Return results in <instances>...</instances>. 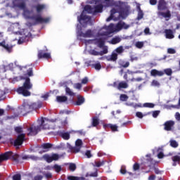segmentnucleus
Wrapping results in <instances>:
<instances>
[{
  "mask_svg": "<svg viewBox=\"0 0 180 180\" xmlns=\"http://www.w3.org/2000/svg\"><path fill=\"white\" fill-rule=\"evenodd\" d=\"M0 46L5 49V50H6V51H8V53H11V51H12V49L13 47L12 46V45L6 44L5 39H4V34H2V32H0Z\"/></svg>",
  "mask_w": 180,
  "mask_h": 180,
  "instance_id": "nucleus-10",
  "label": "nucleus"
},
{
  "mask_svg": "<svg viewBox=\"0 0 180 180\" xmlns=\"http://www.w3.org/2000/svg\"><path fill=\"white\" fill-rule=\"evenodd\" d=\"M53 169H55L56 172H60V171H61V169H63V168L61 167L60 165H55L53 166Z\"/></svg>",
  "mask_w": 180,
  "mask_h": 180,
  "instance_id": "nucleus-46",
  "label": "nucleus"
},
{
  "mask_svg": "<svg viewBox=\"0 0 180 180\" xmlns=\"http://www.w3.org/2000/svg\"><path fill=\"white\" fill-rule=\"evenodd\" d=\"M67 147L70 150L72 153H79L81 148H82V140L81 139H77L75 141V146L72 147L71 144L69 143H67Z\"/></svg>",
  "mask_w": 180,
  "mask_h": 180,
  "instance_id": "nucleus-9",
  "label": "nucleus"
},
{
  "mask_svg": "<svg viewBox=\"0 0 180 180\" xmlns=\"http://www.w3.org/2000/svg\"><path fill=\"white\" fill-rule=\"evenodd\" d=\"M140 169V165L137 163H135L133 166L134 171H138Z\"/></svg>",
  "mask_w": 180,
  "mask_h": 180,
  "instance_id": "nucleus-57",
  "label": "nucleus"
},
{
  "mask_svg": "<svg viewBox=\"0 0 180 180\" xmlns=\"http://www.w3.org/2000/svg\"><path fill=\"white\" fill-rule=\"evenodd\" d=\"M10 29L13 32V33H20V25L18 22L13 23L11 25Z\"/></svg>",
  "mask_w": 180,
  "mask_h": 180,
  "instance_id": "nucleus-17",
  "label": "nucleus"
},
{
  "mask_svg": "<svg viewBox=\"0 0 180 180\" xmlns=\"http://www.w3.org/2000/svg\"><path fill=\"white\" fill-rule=\"evenodd\" d=\"M120 99L122 102H126V101H127V99H129V96H127V95H126V94H121L120 96Z\"/></svg>",
  "mask_w": 180,
  "mask_h": 180,
  "instance_id": "nucleus-40",
  "label": "nucleus"
},
{
  "mask_svg": "<svg viewBox=\"0 0 180 180\" xmlns=\"http://www.w3.org/2000/svg\"><path fill=\"white\" fill-rule=\"evenodd\" d=\"M122 41V38L119 36L113 37L110 41H109L110 44H117Z\"/></svg>",
  "mask_w": 180,
  "mask_h": 180,
  "instance_id": "nucleus-22",
  "label": "nucleus"
},
{
  "mask_svg": "<svg viewBox=\"0 0 180 180\" xmlns=\"http://www.w3.org/2000/svg\"><path fill=\"white\" fill-rule=\"evenodd\" d=\"M175 117L176 119L179 121L180 120V113L179 112H176L175 114Z\"/></svg>",
  "mask_w": 180,
  "mask_h": 180,
  "instance_id": "nucleus-64",
  "label": "nucleus"
},
{
  "mask_svg": "<svg viewBox=\"0 0 180 180\" xmlns=\"http://www.w3.org/2000/svg\"><path fill=\"white\" fill-rule=\"evenodd\" d=\"M130 27V25L126 24L123 21H120L117 25L110 24L109 26L104 25L98 31L96 39H89L86 38L95 37V31L91 30H87L86 32H82L81 30H77V38L79 40L84 43L86 46L88 44H97L98 47H103L105 44V40L110 37L112 33H117L122 29L127 30Z\"/></svg>",
  "mask_w": 180,
  "mask_h": 180,
  "instance_id": "nucleus-1",
  "label": "nucleus"
},
{
  "mask_svg": "<svg viewBox=\"0 0 180 180\" xmlns=\"http://www.w3.org/2000/svg\"><path fill=\"white\" fill-rule=\"evenodd\" d=\"M74 88L75 89H81V88H82V84H81V83H76L74 84Z\"/></svg>",
  "mask_w": 180,
  "mask_h": 180,
  "instance_id": "nucleus-53",
  "label": "nucleus"
},
{
  "mask_svg": "<svg viewBox=\"0 0 180 180\" xmlns=\"http://www.w3.org/2000/svg\"><path fill=\"white\" fill-rule=\"evenodd\" d=\"M44 160H45L47 162H52L53 158L49 155H44L43 156Z\"/></svg>",
  "mask_w": 180,
  "mask_h": 180,
  "instance_id": "nucleus-36",
  "label": "nucleus"
},
{
  "mask_svg": "<svg viewBox=\"0 0 180 180\" xmlns=\"http://www.w3.org/2000/svg\"><path fill=\"white\" fill-rule=\"evenodd\" d=\"M160 110H155V111H153V113H152V116L154 118H156L158 117V115H160Z\"/></svg>",
  "mask_w": 180,
  "mask_h": 180,
  "instance_id": "nucleus-52",
  "label": "nucleus"
},
{
  "mask_svg": "<svg viewBox=\"0 0 180 180\" xmlns=\"http://www.w3.org/2000/svg\"><path fill=\"white\" fill-rule=\"evenodd\" d=\"M146 115H143V112H137L136 113V117H139V119H143V117H144V116H146Z\"/></svg>",
  "mask_w": 180,
  "mask_h": 180,
  "instance_id": "nucleus-49",
  "label": "nucleus"
},
{
  "mask_svg": "<svg viewBox=\"0 0 180 180\" xmlns=\"http://www.w3.org/2000/svg\"><path fill=\"white\" fill-rule=\"evenodd\" d=\"M155 105L153 103H143V108H153Z\"/></svg>",
  "mask_w": 180,
  "mask_h": 180,
  "instance_id": "nucleus-41",
  "label": "nucleus"
},
{
  "mask_svg": "<svg viewBox=\"0 0 180 180\" xmlns=\"http://www.w3.org/2000/svg\"><path fill=\"white\" fill-rule=\"evenodd\" d=\"M98 124H99V119H98V117H94L92 121V126H94V127H96V126H98Z\"/></svg>",
  "mask_w": 180,
  "mask_h": 180,
  "instance_id": "nucleus-37",
  "label": "nucleus"
},
{
  "mask_svg": "<svg viewBox=\"0 0 180 180\" xmlns=\"http://www.w3.org/2000/svg\"><path fill=\"white\" fill-rule=\"evenodd\" d=\"M118 64L120 65V67H123L124 68H127V67L130 65V63H129V61H125L123 60H120L118 61Z\"/></svg>",
  "mask_w": 180,
  "mask_h": 180,
  "instance_id": "nucleus-28",
  "label": "nucleus"
},
{
  "mask_svg": "<svg viewBox=\"0 0 180 180\" xmlns=\"http://www.w3.org/2000/svg\"><path fill=\"white\" fill-rule=\"evenodd\" d=\"M115 54L122 55L123 53H124V47L123 46H120L117 49H115L114 51Z\"/></svg>",
  "mask_w": 180,
  "mask_h": 180,
  "instance_id": "nucleus-27",
  "label": "nucleus"
},
{
  "mask_svg": "<svg viewBox=\"0 0 180 180\" xmlns=\"http://www.w3.org/2000/svg\"><path fill=\"white\" fill-rule=\"evenodd\" d=\"M158 15L159 16H162V18H165V19H167V20H168V19L171 18V11H169V10H167L166 12L159 11L158 13Z\"/></svg>",
  "mask_w": 180,
  "mask_h": 180,
  "instance_id": "nucleus-18",
  "label": "nucleus"
},
{
  "mask_svg": "<svg viewBox=\"0 0 180 180\" xmlns=\"http://www.w3.org/2000/svg\"><path fill=\"white\" fill-rule=\"evenodd\" d=\"M30 159L32 160V161H39V160H41L40 158L35 155H30Z\"/></svg>",
  "mask_w": 180,
  "mask_h": 180,
  "instance_id": "nucleus-50",
  "label": "nucleus"
},
{
  "mask_svg": "<svg viewBox=\"0 0 180 180\" xmlns=\"http://www.w3.org/2000/svg\"><path fill=\"white\" fill-rule=\"evenodd\" d=\"M36 103H32V105L28 103H24L21 106L18 108V112L20 115L25 116V115H27V113H30L33 109H36Z\"/></svg>",
  "mask_w": 180,
  "mask_h": 180,
  "instance_id": "nucleus-7",
  "label": "nucleus"
},
{
  "mask_svg": "<svg viewBox=\"0 0 180 180\" xmlns=\"http://www.w3.org/2000/svg\"><path fill=\"white\" fill-rule=\"evenodd\" d=\"M82 84H88V78L86 77L82 79Z\"/></svg>",
  "mask_w": 180,
  "mask_h": 180,
  "instance_id": "nucleus-62",
  "label": "nucleus"
},
{
  "mask_svg": "<svg viewBox=\"0 0 180 180\" xmlns=\"http://www.w3.org/2000/svg\"><path fill=\"white\" fill-rule=\"evenodd\" d=\"M13 67H14L13 63H10L8 65L4 66V69L5 70H10L11 71H12V70H13Z\"/></svg>",
  "mask_w": 180,
  "mask_h": 180,
  "instance_id": "nucleus-48",
  "label": "nucleus"
},
{
  "mask_svg": "<svg viewBox=\"0 0 180 180\" xmlns=\"http://www.w3.org/2000/svg\"><path fill=\"white\" fill-rule=\"evenodd\" d=\"M27 75L28 77H33V70H32V68H30L27 70Z\"/></svg>",
  "mask_w": 180,
  "mask_h": 180,
  "instance_id": "nucleus-59",
  "label": "nucleus"
},
{
  "mask_svg": "<svg viewBox=\"0 0 180 180\" xmlns=\"http://www.w3.org/2000/svg\"><path fill=\"white\" fill-rule=\"evenodd\" d=\"M135 46L137 49H143V47H144V42L143 41H137V42H136Z\"/></svg>",
  "mask_w": 180,
  "mask_h": 180,
  "instance_id": "nucleus-39",
  "label": "nucleus"
},
{
  "mask_svg": "<svg viewBox=\"0 0 180 180\" xmlns=\"http://www.w3.org/2000/svg\"><path fill=\"white\" fill-rule=\"evenodd\" d=\"M25 141V134H22L18 136L17 139L14 141L15 147H18V146H22Z\"/></svg>",
  "mask_w": 180,
  "mask_h": 180,
  "instance_id": "nucleus-14",
  "label": "nucleus"
},
{
  "mask_svg": "<svg viewBox=\"0 0 180 180\" xmlns=\"http://www.w3.org/2000/svg\"><path fill=\"white\" fill-rule=\"evenodd\" d=\"M89 54H91V56H102V53L95 51L94 49H91L89 51Z\"/></svg>",
  "mask_w": 180,
  "mask_h": 180,
  "instance_id": "nucleus-35",
  "label": "nucleus"
},
{
  "mask_svg": "<svg viewBox=\"0 0 180 180\" xmlns=\"http://www.w3.org/2000/svg\"><path fill=\"white\" fill-rule=\"evenodd\" d=\"M20 179H21L20 174H15L13 176V180H20Z\"/></svg>",
  "mask_w": 180,
  "mask_h": 180,
  "instance_id": "nucleus-58",
  "label": "nucleus"
},
{
  "mask_svg": "<svg viewBox=\"0 0 180 180\" xmlns=\"http://www.w3.org/2000/svg\"><path fill=\"white\" fill-rule=\"evenodd\" d=\"M53 146L51 143H44L41 145V148L43 150L42 153H46Z\"/></svg>",
  "mask_w": 180,
  "mask_h": 180,
  "instance_id": "nucleus-24",
  "label": "nucleus"
},
{
  "mask_svg": "<svg viewBox=\"0 0 180 180\" xmlns=\"http://www.w3.org/2000/svg\"><path fill=\"white\" fill-rule=\"evenodd\" d=\"M39 58H50L51 56L50 53H43V51H40L38 53Z\"/></svg>",
  "mask_w": 180,
  "mask_h": 180,
  "instance_id": "nucleus-25",
  "label": "nucleus"
},
{
  "mask_svg": "<svg viewBox=\"0 0 180 180\" xmlns=\"http://www.w3.org/2000/svg\"><path fill=\"white\" fill-rule=\"evenodd\" d=\"M39 127L41 130H46L49 129H51L50 125L51 123H54V122H57V120H49L46 117H41L37 120Z\"/></svg>",
  "mask_w": 180,
  "mask_h": 180,
  "instance_id": "nucleus-6",
  "label": "nucleus"
},
{
  "mask_svg": "<svg viewBox=\"0 0 180 180\" xmlns=\"http://www.w3.org/2000/svg\"><path fill=\"white\" fill-rule=\"evenodd\" d=\"M105 165V161L102 160L100 162H95L94 166L99 167H102V165Z\"/></svg>",
  "mask_w": 180,
  "mask_h": 180,
  "instance_id": "nucleus-43",
  "label": "nucleus"
},
{
  "mask_svg": "<svg viewBox=\"0 0 180 180\" xmlns=\"http://www.w3.org/2000/svg\"><path fill=\"white\" fill-rule=\"evenodd\" d=\"M143 16H144V13H143V11L141 10H139L138 13V17H137L138 20H141Z\"/></svg>",
  "mask_w": 180,
  "mask_h": 180,
  "instance_id": "nucleus-44",
  "label": "nucleus"
},
{
  "mask_svg": "<svg viewBox=\"0 0 180 180\" xmlns=\"http://www.w3.org/2000/svg\"><path fill=\"white\" fill-rule=\"evenodd\" d=\"M172 160L173 161V165L175 167L176 165V162H179L180 161V157L179 155H176L172 158Z\"/></svg>",
  "mask_w": 180,
  "mask_h": 180,
  "instance_id": "nucleus-33",
  "label": "nucleus"
},
{
  "mask_svg": "<svg viewBox=\"0 0 180 180\" xmlns=\"http://www.w3.org/2000/svg\"><path fill=\"white\" fill-rule=\"evenodd\" d=\"M65 94L66 95H69V96H75V93H74V91L69 87L65 88Z\"/></svg>",
  "mask_w": 180,
  "mask_h": 180,
  "instance_id": "nucleus-30",
  "label": "nucleus"
},
{
  "mask_svg": "<svg viewBox=\"0 0 180 180\" xmlns=\"http://www.w3.org/2000/svg\"><path fill=\"white\" fill-rule=\"evenodd\" d=\"M150 75L151 77H162L164 75V72L153 69L150 71Z\"/></svg>",
  "mask_w": 180,
  "mask_h": 180,
  "instance_id": "nucleus-20",
  "label": "nucleus"
},
{
  "mask_svg": "<svg viewBox=\"0 0 180 180\" xmlns=\"http://www.w3.org/2000/svg\"><path fill=\"white\" fill-rule=\"evenodd\" d=\"M160 82L157 80H153L151 82L152 86H157L158 88L160 87Z\"/></svg>",
  "mask_w": 180,
  "mask_h": 180,
  "instance_id": "nucleus-45",
  "label": "nucleus"
},
{
  "mask_svg": "<svg viewBox=\"0 0 180 180\" xmlns=\"http://www.w3.org/2000/svg\"><path fill=\"white\" fill-rule=\"evenodd\" d=\"M112 86H114V88H117V89L119 90L122 89H126V88H129V84L126 82H115L112 84Z\"/></svg>",
  "mask_w": 180,
  "mask_h": 180,
  "instance_id": "nucleus-13",
  "label": "nucleus"
},
{
  "mask_svg": "<svg viewBox=\"0 0 180 180\" xmlns=\"http://www.w3.org/2000/svg\"><path fill=\"white\" fill-rule=\"evenodd\" d=\"M164 74H166L168 77H171L172 75V69L167 68L164 70Z\"/></svg>",
  "mask_w": 180,
  "mask_h": 180,
  "instance_id": "nucleus-34",
  "label": "nucleus"
},
{
  "mask_svg": "<svg viewBox=\"0 0 180 180\" xmlns=\"http://www.w3.org/2000/svg\"><path fill=\"white\" fill-rule=\"evenodd\" d=\"M94 67L95 70H99L102 68V66L101 65V63H96L94 65Z\"/></svg>",
  "mask_w": 180,
  "mask_h": 180,
  "instance_id": "nucleus-56",
  "label": "nucleus"
},
{
  "mask_svg": "<svg viewBox=\"0 0 180 180\" xmlns=\"http://www.w3.org/2000/svg\"><path fill=\"white\" fill-rule=\"evenodd\" d=\"M51 156H52V161H57V160L60 158V156L57 154H53Z\"/></svg>",
  "mask_w": 180,
  "mask_h": 180,
  "instance_id": "nucleus-55",
  "label": "nucleus"
},
{
  "mask_svg": "<svg viewBox=\"0 0 180 180\" xmlns=\"http://www.w3.org/2000/svg\"><path fill=\"white\" fill-rule=\"evenodd\" d=\"M129 9V5L127 3L119 2L118 6L111 10V14L110 17L106 19V22H110L112 19L113 20H119V19H124L126 17L122 15V12H124Z\"/></svg>",
  "mask_w": 180,
  "mask_h": 180,
  "instance_id": "nucleus-3",
  "label": "nucleus"
},
{
  "mask_svg": "<svg viewBox=\"0 0 180 180\" xmlns=\"http://www.w3.org/2000/svg\"><path fill=\"white\" fill-rule=\"evenodd\" d=\"M24 11L23 16L25 19H32L34 20L35 23H49L50 22V18H43L41 15H34L33 11H30L26 8L22 9Z\"/></svg>",
  "mask_w": 180,
  "mask_h": 180,
  "instance_id": "nucleus-4",
  "label": "nucleus"
},
{
  "mask_svg": "<svg viewBox=\"0 0 180 180\" xmlns=\"http://www.w3.org/2000/svg\"><path fill=\"white\" fill-rule=\"evenodd\" d=\"M37 9V12L38 13H40V12L43 11L44 9H46V5L44 4H38L35 6Z\"/></svg>",
  "mask_w": 180,
  "mask_h": 180,
  "instance_id": "nucleus-29",
  "label": "nucleus"
},
{
  "mask_svg": "<svg viewBox=\"0 0 180 180\" xmlns=\"http://www.w3.org/2000/svg\"><path fill=\"white\" fill-rule=\"evenodd\" d=\"M68 180H84V177H78V176H68Z\"/></svg>",
  "mask_w": 180,
  "mask_h": 180,
  "instance_id": "nucleus-38",
  "label": "nucleus"
},
{
  "mask_svg": "<svg viewBox=\"0 0 180 180\" xmlns=\"http://www.w3.org/2000/svg\"><path fill=\"white\" fill-rule=\"evenodd\" d=\"M85 155L87 157V158H91V157H92V154L91 153L90 150H87L85 153Z\"/></svg>",
  "mask_w": 180,
  "mask_h": 180,
  "instance_id": "nucleus-60",
  "label": "nucleus"
},
{
  "mask_svg": "<svg viewBox=\"0 0 180 180\" xmlns=\"http://www.w3.org/2000/svg\"><path fill=\"white\" fill-rule=\"evenodd\" d=\"M105 58L107 61H112V63H115L117 61V54L112 51L110 55L105 56Z\"/></svg>",
  "mask_w": 180,
  "mask_h": 180,
  "instance_id": "nucleus-15",
  "label": "nucleus"
},
{
  "mask_svg": "<svg viewBox=\"0 0 180 180\" xmlns=\"http://www.w3.org/2000/svg\"><path fill=\"white\" fill-rule=\"evenodd\" d=\"M158 9L159 11H165V9H167V2L165 0H159L158 4Z\"/></svg>",
  "mask_w": 180,
  "mask_h": 180,
  "instance_id": "nucleus-16",
  "label": "nucleus"
},
{
  "mask_svg": "<svg viewBox=\"0 0 180 180\" xmlns=\"http://www.w3.org/2000/svg\"><path fill=\"white\" fill-rule=\"evenodd\" d=\"M175 124V122L174 121H167L165 123V130L167 131H171L172 130V127Z\"/></svg>",
  "mask_w": 180,
  "mask_h": 180,
  "instance_id": "nucleus-19",
  "label": "nucleus"
},
{
  "mask_svg": "<svg viewBox=\"0 0 180 180\" xmlns=\"http://www.w3.org/2000/svg\"><path fill=\"white\" fill-rule=\"evenodd\" d=\"M41 179H43V176L38 175L34 176L33 180H41Z\"/></svg>",
  "mask_w": 180,
  "mask_h": 180,
  "instance_id": "nucleus-61",
  "label": "nucleus"
},
{
  "mask_svg": "<svg viewBox=\"0 0 180 180\" xmlns=\"http://www.w3.org/2000/svg\"><path fill=\"white\" fill-rule=\"evenodd\" d=\"M12 158L14 161H19V155L12 152H6L3 155H0V162L2 161H6Z\"/></svg>",
  "mask_w": 180,
  "mask_h": 180,
  "instance_id": "nucleus-8",
  "label": "nucleus"
},
{
  "mask_svg": "<svg viewBox=\"0 0 180 180\" xmlns=\"http://www.w3.org/2000/svg\"><path fill=\"white\" fill-rule=\"evenodd\" d=\"M60 136L63 138L64 140H70V133L60 132Z\"/></svg>",
  "mask_w": 180,
  "mask_h": 180,
  "instance_id": "nucleus-31",
  "label": "nucleus"
},
{
  "mask_svg": "<svg viewBox=\"0 0 180 180\" xmlns=\"http://www.w3.org/2000/svg\"><path fill=\"white\" fill-rule=\"evenodd\" d=\"M68 101V98L65 96H56V102L58 103H63L64 102H67Z\"/></svg>",
  "mask_w": 180,
  "mask_h": 180,
  "instance_id": "nucleus-23",
  "label": "nucleus"
},
{
  "mask_svg": "<svg viewBox=\"0 0 180 180\" xmlns=\"http://www.w3.org/2000/svg\"><path fill=\"white\" fill-rule=\"evenodd\" d=\"M69 169H70V171H75V169H77V165H75V164L74 163H70L69 165Z\"/></svg>",
  "mask_w": 180,
  "mask_h": 180,
  "instance_id": "nucleus-47",
  "label": "nucleus"
},
{
  "mask_svg": "<svg viewBox=\"0 0 180 180\" xmlns=\"http://www.w3.org/2000/svg\"><path fill=\"white\" fill-rule=\"evenodd\" d=\"M15 130L16 133H22L23 131V129L22 128V127H16L15 128Z\"/></svg>",
  "mask_w": 180,
  "mask_h": 180,
  "instance_id": "nucleus-54",
  "label": "nucleus"
},
{
  "mask_svg": "<svg viewBox=\"0 0 180 180\" xmlns=\"http://www.w3.org/2000/svg\"><path fill=\"white\" fill-rule=\"evenodd\" d=\"M40 127L37 126H31L28 129H27V135L28 136H36V134H37V133H39V131H40Z\"/></svg>",
  "mask_w": 180,
  "mask_h": 180,
  "instance_id": "nucleus-12",
  "label": "nucleus"
},
{
  "mask_svg": "<svg viewBox=\"0 0 180 180\" xmlns=\"http://www.w3.org/2000/svg\"><path fill=\"white\" fill-rule=\"evenodd\" d=\"M169 143H170L171 147H172L173 148H176L178 146H179L177 141L174 139H171L169 141Z\"/></svg>",
  "mask_w": 180,
  "mask_h": 180,
  "instance_id": "nucleus-32",
  "label": "nucleus"
},
{
  "mask_svg": "<svg viewBox=\"0 0 180 180\" xmlns=\"http://www.w3.org/2000/svg\"><path fill=\"white\" fill-rule=\"evenodd\" d=\"M84 102H85V98L79 95H77V101H76L75 105H76L77 106H81V105H82Z\"/></svg>",
  "mask_w": 180,
  "mask_h": 180,
  "instance_id": "nucleus-26",
  "label": "nucleus"
},
{
  "mask_svg": "<svg viewBox=\"0 0 180 180\" xmlns=\"http://www.w3.org/2000/svg\"><path fill=\"white\" fill-rule=\"evenodd\" d=\"M108 127L111 129L112 131H117V125L109 124Z\"/></svg>",
  "mask_w": 180,
  "mask_h": 180,
  "instance_id": "nucleus-42",
  "label": "nucleus"
},
{
  "mask_svg": "<svg viewBox=\"0 0 180 180\" xmlns=\"http://www.w3.org/2000/svg\"><path fill=\"white\" fill-rule=\"evenodd\" d=\"M92 4H94L95 6H85L81 16L77 18L79 23L82 24V21L84 23L91 22V17L85 15V13H93L95 15V13H101L103 6H110V0H93Z\"/></svg>",
  "mask_w": 180,
  "mask_h": 180,
  "instance_id": "nucleus-2",
  "label": "nucleus"
},
{
  "mask_svg": "<svg viewBox=\"0 0 180 180\" xmlns=\"http://www.w3.org/2000/svg\"><path fill=\"white\" fill-rule=\"evenodd\" d=\"M165 33L166 39H174V37H175V35H174V31L172 30H165Z\"/></svg>",
  "mask_w": 180,
  "mask_h": 180,
  "instance_id": "nucleus-21",
  "label": "nucleus"
},
{
  "mask_svg": "<svg viewBox=\"0 0 180 180\" xmlns=\"http://www.w3.org/2000/svg\"><path fill=\"white\" fill-rule=\"evenodd\" d=\"M13 5L15 8H19V9H25L26 8V0H14L13 1Z\"/></svg>",
  "mask_w": 180,
  "mask_h": 180,
  "instance_id": "nucleus-11",
  "label": "nucleus"
},
{
  "mask_svg": "<svg viewBox=\"0 0 180 180\" xmlns=\"http://www.w3.org/2000/svg\"><path fill=\"white\" fill-rule=\"evenodd\" d=\"M25 82L23 84V86L19 87L17 89L18 94L20 95H22L23 96H30L32 94L29 91V89H32L33 88V84L30 83V78L27 77L25 79Z\"/></svg>",
  "mask_w": 180,
  "mask_h": 180,
  "instance_id": "nucleus-5",
  "label": "nucleus"
},
{
  "mask_svg": "<svg viewBox=\"0 0 180 180\" xmlns=\"http://www.w3.org/2000/svg\"><path fill=\"white\" fill-rule=\"evenodd\" d=\"M144 33H145V34H151V32H150V28L146 27V28L144 30Z\"/></svg>",
  "mask_w": 180,
  "mask_h": 180,
  "instance_id": "nucleus-63",
  "label": "nucleus"
},
{
  "mask_svg": "<svg viewBox=\"0 0 180 180\" xmlns=\"http://www.w3.org/2000/svg\"><path fill=\"white\" fill-rule=\"evenodd\" d=\"M167 53H168V54H175V53H176V51H175V49H174L172 48H169L167 49Z\"/></svg>",
  "mask_w": 180,
  "mask_h": 180,
  "instance_id": "nucleus-51",
  "label": "nucleus"
}]
</instances>
